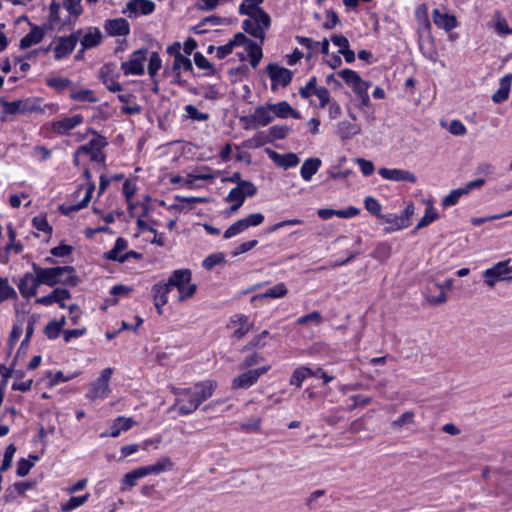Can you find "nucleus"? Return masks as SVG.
<instances>
[{
  "mask_svg": "<svg viewBox=\"0 0 512 512\" xmlns=\"http://www.w3.org/2000/svg\"><path fill=\"white\" fill-rule=\"evenodd\" d=\"M32 269L35 273L34 287H39L44 284L54 287L59 284L61 277L65 272H75L73 266H57L52 268H43L36 263L32 264Z\"/></svg>",
  "mask_w": 512,
  "mask_h": 512,
  "instance_id": "obj_1",
  "label": "nucleus"
},
{
  "mask_svg": "<svg viewBox=\"0 0 512 512\" xmlns=\"http://www.w3.org/2000/svg\"><path fill=\"white\" fill-rule=\"evenodd\" d=\"M271 108L274 111V116L280 118H287L290 111H292V107L286 101H281L277 104H271Z\"/></svg>",
  "mask_w": 512,
  "mask_h": 512,
  "instance_id": "obj_50",
  "label": "nucleus"
},
{
  "mask_svg": "<svg viewBox=\"0 0 512 512\" xmlns=\"http://www.w3.org/2000/svg\"><path fill=\"white\" fill-rule=\"evenodd\" d=\"M312 374H313V370L306 366H301L299 368H296L290 378V381H289L290 385H294L296 387H301L303 381L307 377L312 376Z\"/></svg>",
  "mask_w": 512,
  "mask_h": 512,
  "instance_id": "obj_34",
  "label": "nucleus"
},
{
  "mask_svg": "<svg viewBox=\"0 0 512 512\" xmlns=\"http://www.w3.org/2000/svg\"><path fill=\"white\" fill-rule=\"evenodd\" d=\"M30 26V32L20 40V49H27L32 45L40 43L45 36V30L43 28L31 23Z\"/></svg>",
  "mask_w": 512,
  "mask_h": 512,
  "instance_id": "obj_18",
  "label": "nucleus"
},
{
  "mask_svg": "<svg viewBox=\"0 0 512 512\" xmlns=\"http://www.w3.org/2000/svg\"><path fill=\"white\" fill-rule=\"evenodd\" d=\"M171 287L167 283H157L152 287L154 302H158L160 305H165L168 301L167 294L170 292Z\"/></svg>",
  "mask_w": 512,
  "mask_h": 512,
  "instance_id": "obj_35",
  "label": "nucleus"
},
{
  "mask_svg": "<svg viewBox=\"0 0 512 512\" xmlns=\"http://www.w3.org/2000/svg\"><path fill=\"white\" fill-rule=\"evenodd\" d=\"M112 373V368L103 369L100 376L91 384L86 397L92 401L98 398H105L110 392L109 381Z\"/></svg>",
  "mask_w": 512,
  "mask_h": 512,
  "instance_id": "obj_5",
  "label": "nucleus"
},
{
  "mask_svg": "<svg viewBox=\"0 0 512 512\" xmlns=\"http://www.w3.org/2000/svg\"><path fill=\"white\" fill-rule=\"evenodd\" d=\"M46 84L58 92L64 91L66 88L71 86L72 81L68 78L63 77H52L46 80Z\"/></svg>",
  "mask_w": 512,
  "mask_h": 512,
  "instance_id": "obj_42",
  "label": "nucleus"
},
{
  "mask_svg": "<svg viewBox=\"0 0 512 512\" xmlns=\"http://www.w3.org/2000/svg\"><path fill=\"white\" fill-rule=\"evenodd\" d=\"M270 369V365L256 369H249L233 379L232 388L247 389L254 385L258 379Z\"/></svg>",
  "mask_w": 512,
  "mask_h": 512,
  "instance_id": "obj_7",
  "label": "nucleus"
},
{
  "mask_svg": "<svg viewBox=\"0 0 512 512\" xmlns=\"http://www.w3.org/2000/svg\"><path fill=\"white\" fill-rule=\"evenodd\" d=\"M32 225L37 230L48 233V234H51L52 230H53L52 226L48 223L46 216H43V215L35 216L32 219Z\"/></svg>",
  "mask_w": 512,
  "mask_h": 512,
  "instance_id": "obj_54",
  "label": "nucleus"
},
{
  "mask_svg": "<svg viewBox=\"0 0 512 512\" xmlns=\"http://www.w3.org/2000/svg\"><path fill=\"white\" fill-rule=\"evenodd\" d=\"M239 13L241 15H247L255 22L262 23L265 28H269L271 25V18L269 14L264 11L260 6L253 5L250 0H244L239 6Z\"/></svg>",
  "mask_w": 512,
  "mask_h": 512,
  "instance_id": "obj_10",
  "label": "nucleus"
},
{
  "mask_svg": "<svg viewBox=\"0 0 512 512\" xmlns=\"http://www.w3.org/2000/svg\"><path fill=\"white\" fill-rule=\"evenodd\" d=\"M234 324H239L238 329H236L233 333L235 338L241 339L245 336V334L250 330L251 325H248V316L240 314L235 315V319L232 320Z\"/></svg>",
  "mask_w": 512,
  "mask_h": 512,
  "instance_id": "obj_37",
  "label": "nucleus"
},
{
  "mask_svg": "<svg viewBox=\"0 0 512 512\" xmlns=\"http://www.w3.org/2000/svg\"><path fill=\"white\" fill-rule=\"evenodd\" d=\"M268 131L270 139H267V141L273 142L274 140L284 139L290 131V128L286 125H274L270 127Z\"/></svg>",
  "mask_w": 512,
  "mask_h": 512,
  "instance_id": "obj_45",
  "label": "nucleus"
},
{
  "mask_svg": "<svg viewBox=\"0 0 512 512\" xmlns=\"http://www.w3.org/2000/svg\"><path fill=\"white\" fill-rule=\"evenodd\" d=\"M104 27L111 36H126L130 32L129 23L124 18L107 20Z\"/></svg>",
  "mask_w": 512,
  "mask_h": 512,
  "instance_id": "obj_16",
  "label": "nucleus"
},
{
  "mask_svg": "<svg viewBox=\"0 0 512 512\" xmlns=\"http://www.w3.org/2000/svg\"><path fill=\"white\" fill-rule=\"evenodd\" d=\"M194 62L198 68L209 70L212 75L216 73L214 66L200 52L194 54Z\"/></svg>",
  "mask_w": 512,
  "mask_h": 512,
  "instance_id": "obj_55",
  "label": "nucleus"
},
{
  "mask_svg": "<svg viewBox=\"0 0 512 512\" xmlns=\"http://www.w3.org/2000/svg\"><path fill=\"white\" fill-rule=\"evenodd\" d=\"M414 214V205L410 203L406 206L404 211L400 214V221L398 227H408L410 225V218Z\"/></svg>",
  "mask_w": 512,
  "mask_h": 512,
  "instance_id": "obj_62",
  "label": "nucleus"
},
{
  "mask_svg": "<svg viewBox=\"0 0 512 512\" xmlns=\"http://www.w3.org/2000/svg\"><path fill=\"white\" fill-rule=\"evenodd\" d=\"M288 293V289L284 283H278L275 286L267 289L264 293L252 297V300L257 298H281Z\"/></svg>",
  "mask_w": 512,
  "mask_h": 512,
  "instance_id": "obj_33",
  "label": "nucleus"
},
{
  "mask_svg": "<svg viewBox=\"0 0 512 512\" xmlns=\"http://www.w3.org/2000/svg\"><path fill=\"white\" fill-rule=\"evenodd\" d=\"M94 190H95V184H94V182H90L86 188L85 196L81 202H79L78 204L69 205V206L62 204L58 207V211L62 215L71 216L72 213L77 212V211L81 210L82 208L87 207L91 200L92 193Z\"/></svg>",
  "mask_w": 512,
  "mask_h": 512,
  "instance_id": "obj_14",
  "label": "nucleus"
},
{
  "mask_svg": "<svg viewBox=\"0 0 512 512\" xmlns=\"http://www.w3.org/2000/svg\"><path fill=\"white\" fill-rule=\"evenodd\" d=\"M264 358L259 355L258 353H253L249 356H247L243 362L239 365L240 369H248L254 365L259 364L261 361H263Z\"/></svg>",
  "mask_w": 512,
  "mask_h": 512,
  "instance_id": "obj_64",
  "label": "nucleus"
},
{
  "mask_svg": "<svg viewBox=\"0 0 512 512\" xmlns=\"http://www.w3.org/2000/svg\"><path fill=\"white\" fill-rule=\"evenodd\" d=\"M266 72L271 79V89L277 90L278 85L288 86L293 78V72L287 68L281 67L277 63H270L266 66Z\"/></svg>",
  "mask_w": 512,
  "mask_h": 512,
  "instance_id": "obj_6",
  "label": "nucleus"
},
{
  "mask_svg": "<svg viewBox=\"0 0 512 512\" xmlns=\"http://www.w3.org/2000/svg\"><path fill=\"white\" fill-rule=\"evenodd\" d=\"M432 17L435 25L444 29L446 32H449L458 26V21L454 15L441 13L439 9L433 10Z\"/></svg>",
  "mask_w": 512,
  "mask_h": 512,
  "instance_id": "obj_15",
  "label": "nucleus"
},
{
  "mask_svg": "<svg viewBox=\"0 0 512 512\" xmlns=\"http://www.w3.org/2000/svg\"><path fill=\"white\" fill-rule=\"evenodd\" d=\"M509 260L500 261L495 264L492 268L486 269L483 272L485 283L493 288L498 281H512V267H509Z\"/></svg>",
  "mask_w": 512,
  "mask_h": 512,
  "instance_id": "obj_3",
  "label": "nucleus"
},
{
  "mask_svg": "<svg viewBox=\"0 0 512 512\" xmlns=\"http://www.w3.org/2000/svg\"><path fill=\"white\" fill-rule=\"evenodd\" d=\"M274 118V111L271 108V104L258 106L254 111V120H256L258 126H266Z\"/></svg>",
  "mask_w": 512,
  "mask_h": 512,
  "instance_id": "obj_24",
  "label": "nucleus"
},
{
  "mask_svg": "<svg viewBox=\"0 0 512 512\" xmlns=\"http://www.w3.org/2000/svg\"><path fill=\"white\" fill-rule=\"evenodd\" d=\"M485 184L484 178L475 179L473 181L468 182L464 187H460L452 190L448 195H446L442 201L441 205L443 207H450L458 203L459 199L463 195H467L473 189H480Z\"/></svg>",
  "mask_w": 512,
  "mask_h": 512,
  "instance_id": "obj_9",
  "label": "nucleus"
},
{
  "mask_svg": "<svg viewBox=\"0 0 512 512\" xmlns=\"http://www.w3.org/2000/svg\"><path fill=\"white\" fill-rule=\"evenodd\" d=\"M217 387V383L212 380H207L204 382H199L195 384V394L199 397V399L204 402L208 398H210L215 389Z\"/></svg>",
  "mask_w": 512,
  "mask_h": 512,
  "instance_id": "obj_31",
  "label": "nucleus"
},
{
  "mask_svg": "<svg viewBox=\"0 0 512 512\" xmlns=\"http://www.w3.org/2000/svg\"><path fill=\"white\" fill-rule=\"evenodd\" d=\"M242 29L253 36L256 39H259L261 43L265 40V28L262 23L255 22L252 18L245 19L242 23Z\"/></svg>",
  "mask_w": 512,
  "mask_h": 512,
  "instance_id": "obj_21",
  "label": "nucleus"
},
{
  "mask_svg": "<svg viewBox=\"0 0 512 512\" xmlns=\"http://www.w3.org/2000/svg\"><path fill=\"white\" fill-rule=\"evenodd\" d=\"M439 217L438 213L434 211L433 207L430 206L426 209L424 216L421 218V220L417 223L416 227L414 228V232L417 230L424 228L428 226L430 223H432L434 220H436Z\"/></svg>",
  "mask_w": 512,
  "mask_h": 512,
  "instance_id": "obj_44",
  "label": "nucleus"
},
{
  "mask_svg": "<svg viewBox=\"0 0 512 512\" xmlns=\"http://www.w3.org/2000/svg\"><path fill=\"white\" fill-rule=\"evenodd\" d=\"M191 271L189 269L175 270L170 276L167 284L169 287H177L178 289L189 284L191 281Z\"/></svg>",
  "mask_w": 512,
  "mask_h": 512,
  "instance_id": "obj_23",
  "label": "nucleus"
},
{
  "mask_svg": "<svg viewBox=\"0 0 512 512\" xmlns=\"http://www.w3.org/2000/svg\"><path fill=\"white\" fill-rule=\"evenodd\" d=\"M70 98L74 101H80V102L95 103L98 101V99L93 95V91L90 89L72 91L70 93Z\"/></svg>",
  "mask_w": 512,
  "mask_h": 512,
  "instance_id": "obj_41",
  "label": "nucleus"
},
{
  "mask_svg": "<svg viewBox=\"0 0 512 512\" xmlns=\"http://www.w3.org/2000/svg\"><path fill=\"white\" fill-rule=\"evenodd\" d=\"M34 466V462L30 461V459L21 458L17 463L16 474L19 477L26 476L30 469Z\"/></svg>",
  "mask_w": 512,
  "mask_h": 512,
  "instance_id": "obj_60",
  "label": "nucleus"
},
{
  "mask_svg": "<svg viewBox=\"0 0 512 512\" xmlns=\"http://www.w3.org/2000/svg\"><path fill=\"white\" fill-rule=\"evenodd\" d=\"M246 50L250 57L251 66L253 68H256L259 65V63L263 57L261 45L254 42V43H251V45L249 47H246Z\"/></svg>",
  "mask_w": 512,
  "mask_h": 512,
  "instance_id": "obj_38",
  "label": "nucleus"
},
{
  "mask_svg": "<svg viewBox=\"0 0 512 512\" xmlns=\"http://www.w3.org/2000/svg\"><path fill=\"white\" fill-rule=\"evenodd\" d=\"M321 160L317 157L308 158L301 166L300 174L305 181H310L321 166Z\"/></svg>",
  "mask_w": 512,
  "mask_h": 512,
  "instance_id": "obj_25",
  "label": "nucleus"
},
{
  "mask_svg": "<svg viewBox=\"0 0 512 512\" xmlns=\"http://www.w3.org/2000/svg\"><path fill=\"white\" fill-rule=\"evenodd\" d=\"M127 245H128L127 241L124 238L119 237L116 239L113 249L105 252L103 257L106 260H111V261H116V262L122 263L121 252H123L127 248Z\"/></svg>",
  "mask_w": 512,
  "mask_h": 512,
  "instance_id": "obj_30",
  "label": "nucleus"
},
{
  "mask_svg": "<svg viewBox=\"0 0 512 512\" xmlns=\"http://www.w3.org/2000/svg\"><path fill=\"white\" fill-rule=\"evenodd\" d=\"M371 85L370 81H365L361 78L359 82L352 86L353 92L360 98L362 106H369L370 104L368 89Z\"/></svg>",
  "mask_w": 512,
  "mask_h": 512,
  "instance_id": "obj_32",
  "label": "nucleus"
},
{
  "mask_svg": "<svg viewBox=\"0 0 512 512\" xmlns=\"http://www.w3.org/2000/svg\"><path fill=\"white\" fill-rule=\"evenodd\" d=\"M511 83H512V73L507 74L500 79V87L496 91V93H494L492 95V101L494 103L500 104L508 99L510 89H511Z\"/></svg>",
  "mask_w": 512,
  "mask_h": 512,
  "instance_id": "obj_20",
  "label": "nucleus"
},
{
  "mask_svg": "<svg viewBox=\"0 0 512 512\" xmlns=\"http://www.w3.org/2000/svg\"><path fill=\"white\" fill-rule=\"evenodd\" d=\"M161 68V58L157 52H153L149 59L148 74L151 78H154L156 73Z\"/></svg>",
  "mask_w": 512,
  "mask_h": 512,
  "instance_id": "obj_56",
  "label": "nucleus"
},
{
  "mask_svg": "<svg viewBox=\"0 0 512 512\" xmlns=\"http://www.w3.org/2000/svg\"><path fill=\"white\" fill-rule=\"evenodd\" d=\"M244 228L247 229L251 226H258L264 221V215L261 213H253L245 218L240 219Z\"/></svg>",
  "mask_w": 512,
  "mask_h": 512,
  "instance_id": "obj_58",
  "label": "nucleus"
},
{
  "mask_svg": "<svg viewBox=\"0 0 512 512\" xmlns=\"http://www.w3.org/2000/svg\"><path fill=\"white\" fill-rule=\"evenodd\" d=\"M82 121L83 117L80 114H77L57 121L53 127L58 133L65 134L74 129L77 125L81 124Z\"/></svg>",
  "mask_w": 512,
  "mask_h": 512,
  "instance_id": "obj_27",
  "label": "nucleus"
},
{
  "mask_svg": "<svg viewBox=\"0 0 512 512\" xmlns=\"http://www.w3.org/2000/svg\"><path fill=\"white\" fill-rule=\"evenodd\" d=\"M126 10L134 15H148L155 10V4L151 0H130L126 4Z\"/></svg>",
  "mask_w": 512,
  "mask_h": 512,
  "instance_id": "obj_19",
  "label": "nucleus"
},
{
  "mask_svg": "<svg viewBox=\"0 0 512 512\" xmlns=\"http://www.w3.org/2000/svg\"><path fill=\"white\" fill-rule=\"evenodd\" d=\"M0 105L2 106L1 120L4 121L5 114H24L29 112H42L40 100L35 98H26L8 102L0 98Z\"/></svg>",
  "mask_w": 512,
  "mask_h": 512,
  "instance_id": "obj_2",
  "label": "nucleus"
},
{
  "mask_svg": "<svg viewBox=\"0 0 512 512\" xmlns=\"http://www.w3.org/2000/svg\"><path fill=\"white\" fill-rule=\"evenodd\" d=\"M366 210L377 218L381 217V204L374 197L368 196L364 201Z\"/></svg>",
  "mask_w": 512,
  "mask_h": 512,
  "instance_id": "obj_53",
  "label": "nucleus"
},
{
  "mask_svg": "<svg viewBox=\"0 0 512 512\" xmlns=\"http://www.w3.org/2000/svg\"><path fill=\"white\" fill-rule=\"evenodd\" d=\"M185 111L188 114V117L193 120L206 121L209 119L208 113H203V112L198 111V109L192 104L186 105Z\"/></svg>",
  "mask_w": 512,
  "mask_h": 512,
  "instance_id": "obj_59",
  "label": "nucleus"
},
{
  "mask_svg": "<svg viewBox=\"0 0 512 512\" xmlns=\"http://www.w3.org/2000/svg\"><path fill=\"white\" fill-rule=\"evenodd\" d=\"M225 262V256L223 253H213L203 260V267L207 270H212L216 265Z\"/></svg>",
  "mask_w": 512,
  "mask_h": 512,
  "instance_id": "obj_46",
  "label": "nucleus"
},
{
  "mask_svg": "<svg viewBox=\"0 0 512 512\" xmlns=\"http://www.w3.org/2000/svg\"><path fill=\"white\" fill-rule=\"evenodd\" d=\"M494 17L497 19L495 23V30L499 35L512 34V28L508 26L506 19L501 17L499 11L495 13Z\"/></svg>",
  "mask_w": 512,
  "mask_h": 512,
  "instance_id": "obj_52",
  "label": "nucleus"
},
{
  "mask_svg": "<svg viewBox=\"0 0 512 512\" xmlns=\"http://www.w3.org/2000/svg\"><path fill=\"white\" fill-rule=\"evenodd\" d=\"M15 452H16V447L14 444H10L6 447L3 461L0 464V473L7 471L11 467L13 456H14Z\"/></svg>",
  "mask_w": 512,
  "mask_h": 512,
  "instance_id": "obj_48",
  "label": "nucleus"
},
{
  "mask_svg": "<svg viewBox=\"0 0 512 512\" xmlns=\"http://www.w3.org/2000/svg\"><path fill=\"white\" fill-rule=\"evenodd\" d=\"M180 69H183L184 71H189V72L193 71V65H192L191 60L184 55H179L178 58L174 59V62H173L172 70L180 71Z\"/></svg>",
  "mask_w": 512,
  "mask_h": 512,
  "instance_id": "obj_49",
  "label": "nucleus"
},
{
  "mask_svg": "<svg viewBox=\"0 0 512 512\" xmlns=\"http://www.w3.org/2000/svg\"><path fill=\"white\" fill-rule=\"evenodd\" d=\"M89 494H85L82 496H73L66 503L62 504L61 512H69L72 511L79 506L85 504L88 501Z\"/></svg>",
  "mask_w": 512,
  "mask_h": 512,
  "instance_id": "obj_40",
  "label": "nucleus"
},
{
  "mask_svg": "<svg viewBox=\"0 0 512 512\" xmlns=\"http://www.w3.org/2000/svg\"><path fill=\"white\" fill-rule=\"evenodd\" d=\"M148 50L142 48L132 53L128 61L122 62L121 69L124 75H142L144 73L143 62L146 59Z\"/></svg>",
  "mask_w": 512,
  "mask_h": 512,
  "instance_id": "obj_8",
  "label": "nucleus"
},
{
  "mask_svg": "<svg viewBox=\"0 0 512 512\" xmlns=\"http://www.w3.org/2000/svg\"><path fill=\"white\" fill-rule=\"evenodd\" d=\"M10 298L17 299V293L14 288L9 285L7 278L0 277V303Z\"/></svg>",
  "mask_w": 512,
  "mask_h": 512,
  "instance_id": "obj_39",
  "label": "nucleus"
},
{
  "mask_svg": "<svg viewBox=\"0 0 512 512\" xmlns=\"http://www.w3.org/2000/svg\"><path fill=\"white\" fill-rule=\"evenodd\" d=\"M201 171H195L193 173H189V178L212 181L215 177L220 173V171L213 172L212 169L208 166H204L201 168Z\"/></svg>",
  "mask_w": 512,
  "mask_h": 512,
  "instance_id": "obj_43",
  "label": "nucleus"
},
{
  "mask_svg": "<svg viewBox=\"0 0 512 512\" xmlns=\"http://www.w3.org/2000/svg\"><path fill=\"white\" fill-rule=\"evenodd\" d=\"M256 193L257 188L252 182H242L239 184V187H234L230 190L225 201L243 205L246 196L253 197Z\"/></svg>",
  "mask_w": 512,
  "mask_h": 512,
  "instance_id": "obj_11",
  "label": "nucleus"
},
{
  "mask_svg": "<svg viewBox=\"0 0 512 512\" xmlns=\"http://www.w3.org/2000/svg\"><path fill=\"white\" fill-rule=\"evenodd\" d=\"M61 9L60 3L53 0L49 6V22L51 26L57 24L60 21L59 11Z\"/></svg>",
  "mask_w": 512,
  "mask_h": 512,
  "instance_id": "obj_63",
  "label": "nucleus"
},
{
  "mask_svg": "<svg viewBox=\"0 0 512 512\" xmlns=\"http://www.w3.org/2000/svg\"><path fill=\"white\" fill-rule=\"evenodd\" d=\"M78 42L76 35L61 36L54 47V57L56 60L63 59L73 52Z\"/></svg>",
  "mask_w": 512,
  "mask_h": 512,
  "instance_id": "obj_12",
  "label": "nucleus"
},
{
  "mask_svg": "<svg viewBox=\"0 0 512 512\" xmlns=\"http://www.w3.org/2000/svg\"><path fill=\"white\" fill-rule=\"evenodd\" d=\"M317 85V78L315 76L311 77L306 86L301 87L299 89V94L303 99L309 98L311 95L315 94V90L318 88Z\"/></svg>",
  "mask_w": 512,
  "mask_h": 512,
  "instance_id": "obj_57",
  "label": "nucleus"
},
{
  "mask_svg": "<svg viewBox=\"0 0 512 512\" xmlns=\"http://www.w3.org/2000/svg\"><path fill=\"white\" fill-rule=\"evenodd\" d=\"M378 173L381 177L391 181H404L409 183L416 182V176L408 170L402 169H389V168H380Z\"/></svg>",
  "mask_w": 512,
  "mask_h": 512,
  "instance_id": "obj_13",
  "label": "nucleus"
},
{
  "mask_svg": "<svg viewBox=\"0 0 512 512\" xmlns=\"http://www.w3.org/2000/svg\"><path fill=\"white\" fill-rule=\"evenodd\" d=\"M101 40V31L98 28H90L81 40L82 51L98 46Z\"/></svg>",
  "mask_w": 512,
  "mask_h": 512,
  "instance_id": "obj_28",
  "label": "nucleus"
},
{
  "mask_svg": "<svg viewBox=\"0 0 512 512\" xmlns=\"http://www.w3.org/2000/svg\"><path fill=\"white\" fill-rule=\"evenodd\" d=\"M227 22H228V20L226 18H222V17L216 16V15H211V16H207V17L203 18L198 25L193 27V30L196 34H204V33H207V31H208V30L202 28L204 25H206L208 23H210L212 25H222V24H226Z\"/></svg>",
  "mask_w": 512,
  "mask_h": 512,
  "instance_id": "obj_36",
  "label": "nucleus"
},
{
  "mask_svg": "<svg viewBox=\"0 0 512 512\" xmlns=\"http://www.w3.org/2000/svg\"><path fill=\"white\" fill-rule=\"evenodd\" d=\"M360 132L361 127L356 123L341 121L337 125V135L342 140L351 139L353 136L358 135Z\"/></svg>",
  "mask_w": 512,
  "mask_h": 512,
  "instance_id": "obj_26",
  "label": "nucleus"
},
{
  "mask_svg": "<svg viewBox=\"0 0 512 512\" xmlns=\"http://www.w3.org/2000/svg\"><path fill=\"white\" fill-rule=\"evenodd\" d=\"M155 469L158 474L164 472V471H170L172 470L174 463L172 462L171 458L168 456H164L160 458L155 464Z\"/></svg>",
  "mask_w": 512,
  "mask_h": 512,
  "instance_id": "obj_61",
  "label": "nucleus"
},
{
  "mask_svg": "<svg viewBox=\"0 0 512 512\" xmlns=\"http://www.w3.org/2000/svg\"><path fill=\"white\" fill-rule=\"evenodd\" d=\"M134 420L132 418H126L123 416L117 417L113 424L110 426V431L108 433L111 437H118L121 433V431H127L129 430L133 424Z\"/></svg>",
  "mask_w": 512,
  "mask_h": 512,
  "instance_id": "obj_29",
  "label": "nucleus"
},
{
  "mask_svg": "<svg viewBox=\"0 0 512 512\" xmlns=\"http://www.w3.org/2000/svg\"><path fill=\"white\" fill-rule=\"evenodd\" d=\"M81 1L82 0H63V6L71 16L77 18L83 12Z\"/></svg>",
  "mask_w": 512,
  "mask_h": 512,
  "instance_id": "obj_47",
  "label": "nucleus"
},
{
  "mask_svg": "<svg viewBox=\"0 0 512 512\" xmlns=\"http://www.w3.org/2000/svg\"><path fill=\"white\" fill-rule=\"evenodd\" d=\"M33 280H35V275L29 272L25 273L24 276L20 279L18 283V289L24 298H30L36 295L38 287H34Z\"/></svg>",
  "mask_w": 512,
  "mask_h": 512,
  "instance_id": "obj_22",
  "label": "nucleus"
},
{
  "mask_svg": "<svg viewBox=\"0 0 512 512\" xmlns=\"http://www.w3.org/2000/svg\"><path fill=\"white\" fill-rule=\"evenodd\" d=\"M95 135L87 144L81 145L77 149V153H84L90 155V160L94 162L105 163V155L101 153L102 148L107 145V141L104 137L99 135L97 132L92 131Z\"/></svg>",
  "mask_w": 512,
  "mask_h": 512,
  "instance_id": "obj_4",
  "label": "nucleus"
},
{
  "mask_svg": "<svg viewBox=\"0 0 512 512\" xmlns=\"http://www.w3.org/2000/svg\"><path fill=\"white\" fill-rule=\"evenodd\" d=\"M339 77H341L344 82L349 85L353 86L355 83L359 82L361 77L357 72L351 69H343L338 72Z\"/></svg>",
  "mask_w": 512,
  "mask_h": 512,
  "instance_id": "obj_51",
  "label": "nucleus"
},
{
  "mask_svg": "<svg viewBox=\"0 0 512 512\" xmlns=\"http://www.w3.org/2000/svg\"><path fill=\"white\" fill-rule=\"evenodd\" d=\"M71 298V293L65 288H55L50 294L39 297L35 300L37 304L50 306L54 303H60L66 299Z\"/></svg>",
  "mask_w": 512,
  "mask_h": 512,
  "instance_id": "obj_17",
  "label": "nucleus"
}]
</instances>
